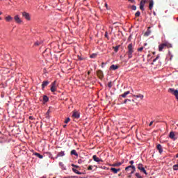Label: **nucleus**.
<instances>
[{"label": "nucleus", "instance_id": "f257e3e1", "mask_svg": "<svg viewBox=\"0 0 178 178\" xmlns=\"http://www.w3.org/2000/svg\"><path fill=\"white\" fill-rule=\"evenodd\" d=\"M127 55H128V59H131L133 58V54L134 53V47L133 43H131L127 47Z\"/></svg>", "mask_w": 178, "mask_h": 178}, {"label": "nucleus", "instance_id": "f03ea898", "mask_svg": "<svg viewBox=\"0 0 178 178\" xmlns=\"http://www.w3.org/2000/svg\"><path fill=\"white\" fill-rule=\"evenodd\" d=\"M172 48V44L165 42L160 45H159V51L160 52H162V51L163 50V48Z\"/></svg>", "mask_w": 178, "mask_h": 178}, {"label": "nucleus", "instance_id": "7ed1b4c3", "mask_svg": "<svg viewBox=\"0 0 178 178\" xmlns=\"http://www.w3.org/2000/svg\"><path fill=\"white\" fill-rule=\"evenodd\" d=\"M138 170H140V172H143V173H145V175H148V172H147V170H145V168H144V165L142 163L138 165Z\"/></svg>", "mask_w": 178, "mask_h": 178}, {"label": "nucleus", "instance_id": "20e7f679", "mask_svg": "<svg viewBox=\"0 0 178 178\" xmlns=\"http://www.w3.org/2000/svg\"><path fill=\"white\" fill-rule=\"evenodd\" d=\"M129 169H133L130 172V175H133L136 172V166L134 165H129L125 168V170H129Z\"/></svg>", "mask_w": 178, "mask_h": 178}, {"label": "nucleus", "instance_id": "39448f33", "mask_svg": "<svg viewBox=\"0 0 178 178\" xmlns=\"http://www.w3.org/2000/svg\"><path fill=\"white\" fill-rule=\"evenodd\" d=\"M22 16L23 17H24V19H26V20H31V17H30V14L29 13L26 12H23L22 13Z\"/></svg>", "mask_w": 178, "mask_h": 178}, {"label": "nucleus", "instance_id": "423d86ee", "mask_svg": "<svg viewBox=\"0 0 178 178\" xmlns=\"http://www.w3.org/2000/svg\"><path fill=\"white\" fill-rule=\"evenodd\" d=\"M72 118H74V119H79L80 118V113H79L78 111H74L72 112Z\"/></svg>", "mask_w": 178, "mask_h": 178}, {"label": "nucleus", "instance_id": "0eeeda50", "mask_svg": "<svg viewBox=\"0 0 178 178\" xmlns=\"http://www.w3.org/2000/svg\"><path fill=\"white\" fill-rule=\"evenodd\" d=\"M50 90H51V92H55V91H56V81H54L51 83V87Z\"/></svg>", "mask_w": 178, "mask_h": 178}, {"label": "nucleus", "instance_id": "6e6552de", "mask_svg": "<svg viewBox=\"0 0 178 178\" xmlns=\"http://www.w3.org/2000/svg\"><path fill=\"white\" fill-rule=\"evenodd\" d=\"M97 74L99 77V79H100V80H102L104 79V72H102V70H99L97 72Z\"/></svg>", "mask_w": 178, "mask_h": 178}, {"label": "nucleus", "instance_id": "1a4fd4ad", "mask_svg": "<svg viewBox=\"0 0 178 178\" xmlns=\"http://www.w3.org/2000/svg\"><path fill=\"white\" fill-rule=\"evenodd\" d=\"M60 156H65V151L58 152L54 159H58V158H60Z\"/></svg>", "mask_w": 178, "mask_h": 178}, {"label": "nucleus", "instance_id": "9d476101", "mask_svg": "<svg viewBox=\"0 0 178 178\" xmlns=\"http://www.w3.org/2000/svg\"><path fill=\"white\" fill-rule=\"evenodd\" d=\"M110 170H111V172H112L113 173H114V175H116V174H118V172H120V168L116 169V168H111L110 169Z\"/></svg>", "mask_w": 178, "mask_h": 178}, {"label": "nucleus", "instance_id": "9b49d317", "mask_svg": "<svg viewBox=\"0 0 178 178\" xmlns=\"http://www.w3.org/2000/svg\"><path fill=\"white\" fill-rule=\"evenodd\" d=\"M48 84H49V81H44L42 83V90H44V88H45V87H47Z\"/></svg>", "mask_w": 178, "mask_h": 178}, {"label": "nucleus", "instance_id": "f8f14e48", "mask_svg": "<svg viewBox=\"0 0 178 178\" xmlns=\"http://www.w3.org/2000/svg\"><path fill=\"white\" fill-rule=\"evenodd\" d=\"M156 148L159 152V154H162L163 152V149H162V145L161 144H158Z\"/></svg>", "mask_w": 178, "mask_h": 178}, {"label": "nucleus", "instance_id": "ddd939ff", "mask_svg": "<svg viewBox=\"0 0 178 178\" xmlns=\"http://www.w3.org/2000/svg\"><path fill=\"white\" fill-rule=\"evenodd\" d=\"M92 159L93 161H95V162H102V159H100L99 158H98L97 155H93Z\"/></svg>", "mask_w": 178, "mask_h": 178}, {"label": "nucleus", "instance_id": "4468645a", "mask_svg": "<svg viewBox=\"0 0 178 178\" xmlns=\"http://www.w3.org/2000/svg\"><path fill=\"white\" fill-rule=\"evenodd\" d=\"M118 69H119V65H112L111 67H110V70H118Z\"/></svg>", "mask_w": 178, "mask_h": 178}, {"label": "nucleus", "instance_id": "2eb2a0df", "mask_svg": "<svg viewBox=\"0 0 178 178\" xmlns=\"http://www.w3.org/2000/svg\"><path fill=\"white\" fill-rule=\"evenodd\" d=\"M169 137L171 140H176L175 132L173 131L170 132Z\"/></svg>", "mask_w": 178, "mask_h": 178}, {"label": "nucleus", "instance_id": "dca6fc26", "mask_svg": "<svg viewBox=\"0 0 178 178\" xmlns=\"http://www.w3.org/2000/svg\"><path fill=\"white\" fill-rule=\"evenodd\" d=\"M14 19L15 20L16 23H21L22 22V19H20V17H19V15H15L14 17Z\"/></svg>", "mask_w": 178, "mask_h": 178}, {"label": "nucleus", "instance_id": "f3484780", "mask_svg": "<svg viewBox=\"0 0 178 178\" xmlns=\"http://www.w3.org/2000/svg\"><path fill=\"white\" fill-rule=\"evenodd\" d=\"M151 27H148L147 28V31L145 33V35L146 36V37H148V35H151Z\"/></svg>", "mask_w": 178, "mask_h": 178}, {"label": "nucleus", "instance_id": "a211bd4d", "mask_svg": "<svg viewBox=\"0 0 178 178\" xmlns=\"http://www.w3.org/2000/svg\"><path fill=\"white\" fill-rule=\"evenodd\" d=\"M129 94H130V91H127L124 92L122 95H120V97H122V98H126V97H127Z\"/></svg>", "mask_w": 178, "mask_h": 178}, {"label": "nucleus", "instance_id": "6ab92c4d", "mask_svg": "<svg viewBox=\"0 0 178 178\" xmlns=\"http://www.w3.org/2000/svg\"><path fill=\"white\" fill-rule=\"evenodd\" d=\"M152 8H154V1H150L149 3V10H152Z\"/></svg>", "mask_w": 178, "mask_h": 178}, {"label": "nucleus", "instance_id": "aec40b11", "mask_svg": "<svg viewBox=\"0 0 178 178\" xmlns=\"http://www.w3.org/2000/svg\"><path fill=\"white\" fill-rule=\"evenodd\" d=\"M72 171L74 173H76V175H83V173L80 172V171L77 170L76 168H72Z\"/></svg>", "mask_w": 178, "mask_h": 178}, {"label": "nucleus", "instance_id": "412c9836", "mask_svg": "<svg viewBox=\"0 0 178 178\" xmlns=\"http://www.w3.org/2000/svg\"><path fill=\"white\" fill-rule=\"evenodd\" d=\"M134 97H135V98H140V99H143V98H144V95L141 94L134 95Z\"/></svg>", "mask_w": 178, "mask_h": 178}, {"label": "nucleus", "instance_id": "4be33fe9", "mask_svg": "<svg viewBox=\"0 0 178 178\" xmlns=\"http://www.w3.org/2000/svg\"><path fill=\"white\" fill-rule=\"evenodd\" d=\"M71 155H74L75 156H79V154H77V152H76V150H74V149L71 151Z\"/></svg>", "mask_w": 178, "mask_h": 178}, {"label": "nucleus", "instance_id": "5701e85b", "mask_svg": "<svg viewBox=\"0 0 178 178\" xmlns=\"http://www.w3.org/2000/svg\"><path fill=\"white\" fill-rule=\"evenodd\" d=\"M35 156H37L40 159H42V158H44V156L41 155L40 153H35Z\"/></svg>", "mask_w": 178, "mask_h": 178}, {"label": "nucleus", "instance_id": "b1692460", "mask_svg": "<svg viewBox=\"0 0 178 178\" xmlns=\"http://www.w3.org/2000/svg\"><path fill=\"white\" fill-rule=\"evenodd\" d=\"M43 101H44V102H48V101H49V98L48 97V96L44 95L43 96Z\"/></svg>", "mask_w": 178, "mask_h": 178}, {"label": "nucleus", "instance_id": "393cba45", "mask_svg": "<svg viewBox=\"0 0 178 178\" xmlns=\"http://www.w3.org/2000/svg\"><path fill=\"white\" fill-rule=\"evenodd\" d=\"M6 22H11V20H13V18L12 17H10V15H8L6 17Z\"/></svg>", "mask_w": 178, "mask_h": 178}, {"label": "nucleus", "instance_id": "a878e982", "mask_svg": "<svg viewBox=\"0 0 178 178\" xmlns=\"http://www.w3.org/2000/svg\"><path fill=\"white\" fill-rule=\"evenodd\" d=\"M122 165V163L120 162H118V163H113V164H111V166H120Z\"/></svg>", "mask_w": 178, "mask_h": 178}, {"label": "nucleus", "instance_id": "bb28decb", "mask_svg": "<svg viewBox=\"0 0 178 178\" xmlns=\"http://www.w3.org/2000/svg\"><path fill=\"white\" fill-rule=\"evenodd\" d=\"M158 59H159V55H158L155 59L153 60V62L151 63V65H154V63L156 62V60H158Z\"/></svg>", "mask_w": 178, "mask_h": 178}, {"label": "nucleus", "instance_id": "cd10ccee", "mask_svg": "<svg viewBox=\"0 0 178 178\" xmlns=\"http://www.w3.org/2000/svg\"><path fill=\"white\" fill-rule=\"evenodd\" d=\"M119 47L120 46L113 47V49H114L115 52H118V51H119Z\"/></svg>", "mask_w": 178, "mask_h": 178}, {"label": "nucleus", "instance_id": "c85d7f7f", "mask_svg": "<svg viewBox=\"0 0 178 178\" xmlns=\"http://www.w3.org/2000/svg\"><path fill=\"white\" fill-rule=\"evenodd\" d=\"M140 15H141V13L140 11H137L136 13H135V16L136 17H140Z\"/></svg>", "mask_w": 178, "mask_h": 178}, {"label": "nucleus", "instance_id": "c756f323", "mask_svg": "<svg viewBox=\"0 0 178 178\" xmlns=\"http://www.w3.org/2000/svg\"><path fill=\"white\" fill-rule=\"evenodd\" d=\"M144 6H145V5H144V4H141V3H140V10H143V11H144V10H145V9H144Z\"/></svg>", "mask_w": 178, "mask_h": 178}, {"label": "nucleus", "instance_id": "7c9ffc66", "mask_svg": "<svg viewBox=\"0 0 178 178\" xmlns=\"http://www.w3.org/2000/svg\"><path fill=\"white\" fill-rule=\"evenodd\" d=\"M172 168L174 170H178V163L177 165H174Z\"/></svg>", "mask_w": 178, "mask_h": 178}, {"label": "nucleus", "instance_id": "2f4dec72", "mask_svg": "<svg viewBox=\"0 0 178 178\" xmlns=\"http://www.w3.org/2000/svg\"><path fill=\"white\" fill-rule=\"evenodd\" d=\"M135 176H136L137 178H142L143 177L140 175V173L138 172H136L135 174Z\"/></svg>", "mask_w": 178, "mask_h": 178}, {"label": "nucleus", "instance_id": "473e14b6", "mask_svg": "<svg viewBox=\"0 0 178 178\" xmlns=\"http://www.w3.org/2000/svg\"><path fill=\"white\" fill-rule=\"evenodd\" d=\"M140 3L142 5H145V3H147V0H141Z\"/></svg>", "mask_w": 178, "mask_h": 178}, {"label": "nucleus", "instance_id": "72a5a7b5", "mask_svg": "<svg viewBox=\"0 0 178 178\" xmlns=\"http://www.w3.org/2000/svg\"><path fill=\"white\" fill-rule=\"evenodd\" d=\"M131 9L132 10H137V7L136 6H132Z\"/></svg>", "mask_w": 178, "mask_h": 178}, {"label": "nucleus", "instance_id": "f704fd0d", "mask_svg": "<svg viewBox=\"0 0 178 178\" xmlns=\"http://www.w3.org/2000/svg\"><path fill=\"white\" fill-rule=\"evenodd\" d=\"M131 100L127 99L124 101V104H127V102H131Z\"/></svg>", "mask_w": 178, "mask_h": 178}, {"label": "nucleus", "instance_id": "c9c22d12", "mask_svg": "<svg viewBox=\"0 0 178 178\" xmlns=\"http://www.w3.org/2000/svg\"><path fill=\"white\" fill-rule=\"evenodd\" d=\"M108 87L109 88H112V82H108Z\"/></svg>", "mask_w": 178, "mask_h": 178}, {"label": "nucleus", "instance_id": "e433bc0d", "mask_svg": "<svg viewBox=\"0 0 178 178\" xmlns=\"http://www.w3.org/2000/svg\"><path fill=\"white\" fill-rule=\"evenodd\" d=\"M69 122H70V118H67L65 121V123H69Z\"/></svg>", "mask_w": 178, "mask_h": 178}, {"label": "nucleus", "instance_id": "4c0bfd02", "mask_svg": "<svg viewBox=\"0 0 178 178\" xmlns=\"http://www.w3.org/2000/svg\"><path fill=\"white\" fill-rule=\"evenodd\" d=\"M143 49H144V47H140L138 49V52H141L143 51Z\"/></svg>", "mask_w": 178, "mask_h": 178}, {"label": "nucleus", "instance_id": "58836bf2", "mask_svg": "<svg viewBox=\"0 0 178 178\" xmlns=\"http://www.w3.org/2000/svg\"><path fill=\"white\" fill-rule=\"evenodd\" d=\"M41 44V42H36L35 43V47H38V45H40Z\"/></svg>", "mask_w": 178, "mask_h": 178}, {"label": "nucleus", "instance_id": "ea45409f", "mask_svg": "<svg viewBox=\"0 0 178 178\" xmlns=\"http://www.w3.org/2000/svg\"><path fill=\"white\" fill-rule=\"evenodd\" d=\"M79 60H84V58H81V56H78Z\"/></svg>", "mask_w": 178, "mask_h": 178}, {"label": "nucleus", "instance_id": "a19ab883", "mask_svg": "<svg viewBox=\"0 0 178 178\" xmlns=\"http://www.w3.org/2000/svg\"><path fill=\"white\" fill-rule=\"evenodd\" d=\"M88 170H92V165H89L88 168Z\"/></svg>", "mask_w": 178, "mask_h": 178}, {"label": "nucleus", "instance_id": "79ce46f5", "mask_svg": "<svg viewBox=\"0 0 178 178\" xmlns=\"http://www.w3.org/2000/svg\"><path fill=\"white\" fill-rule=\"evenodd\" d=\"M97 56V54H92L90 55V58H95Z\"/></svg>", "mask_w": 178, "mask_h": 178}, {"label": "nucleus", "instance_id": "37998d69", "mask_svg": "<svg viewBox=\"0 0 178 178\" xmlns=\"http://www.w3.org/2000/svg\"><path fill=\"white\" fill-rule=\"evenodd\" d=\"M170 55V60H172V58H173V55H171L170 53H169Z\"/></svg>", "mask_w": 178, "mask_h": 178}, {"label": "nucleus", "instance_id": "c03bdc74", "mask_svg": "<svg viewBox=\"0 0 178 178\" xmlns=\"http://www.w3.org/2000/svg\"><path fill=\"white\" fill-rule=\"evenodd\" d=\"M49 113H51V110H48L47 112L46 113V115L48 116V115H49Z\"/></svg>", "mask_w": 178, "mask_h": 178}, {"label": "nucleus", "instance_id": "a18cd8bd", "mask_svg": "<svg viewBox=\"0 0 178 178\" xmlns=\"http://www.w3.org/2000/svg\"><path fill=\"white\" fill-rule=\"evenodd\" d=\"M129 163L131 165V166H134L133 164L134 163V161H129Z\"/></svg>", "mask_w": 178, "mask_h": 178}, {"label": "nucleus", "instance_id": "49530a36", "mask_svg": "<svg viewBox=\"0 0 178 178\" xmlns=\"http://www.w3.org/2000/svg\"><path fill=\"white\" fill-rule=\"evenodd\" d=\"M72 166L73 168H79V165H74V164H72Z\"/></svg>", "mask_w": 178, "mask_h": 178}, {"label": "nucleus", "instance_id": "de8ad7c7", "mask_svg": "<svg viewBox=\"0 0 178 178\" xmlns=\"http://www.w3.org/2000/svg\"><path fill=\"white\" fill-rule=\"evenodd\" d=\"M152 124H154V121H152V122L149 124V126L151 127V126H152Z\"/></svg>", "mask_w": 178, "mask_h": 178}, {"label": "nucleus", "instance_id": "09e8293b", "mask_svg": "<svg viewBox=\"0 0 178 178\" xmlns=\"http://www.w3.org/2000/svg\"><path fill=\"white\" fill-rule=\"evenodd\" d=\"M129 2H131V3H134L135 1L134 0H128Z\"/></svg>", "mask_w": 178, "mask_h": 178}, {"label": "nucleus", "instance_id": "8fccbe9b", "mask_svg": "<svg viewBox=\"0 0 178 178\" xmlns=\"http://www.w3.org/2000/svg\"><path fill=\"white\" fill-rule=\"evenodd\" d=\"M105 7L106 8V9L108 10V9H109V8L108 7V3H105Z\"/></svg>", "mask_w": 178, "mask_h": 178}, {"label": "nucleus", "instance_id": "3c124183", "mask_svg": "<svg viewBox=\"0 0 178 178\" xmlns=\"http://www.w3.org/2000/svg\"><path fill=\"white\" fill-rule=\"evenodd\" d=\"M105 37H106V38H108V32H106V33H105Z\"/></svg>", "mask_w": 178, "mask_h": 178}, {"label": "nucleus", "instance_id": "603ef678", "mask_svg": "<svg viewBox=\"0 0 178 178\" xmlns=\"http://www.w3.org/2000/svg\"><path fill=\"white\" fill-rule=\"evenodd\" d=\"M29 119H30V120H33V116H30Z\"/></svg>", "mask_w": 178, "mask_h": 178}, {"label": "nucleus", "instance_id": "864d4df0", "mask_svg": "<svg viewBox=\"0 0 178 178\" xmlns=\"http://www.w3.org/2000/svg\"><path fill=\"white\" fill-rule=\"evenodd\" d=\"M104 65H105V63H102V67H104Z\"/></svg>", "mask_w": 178, "mask_h": 178}, {"label": "nucleus", "instance_id": "5fc2aeb1", "mask_svg": "<svg viewBox=\"0 0 178 178\" xmlns=\"http://www.w3.org/2000/svg\"><path fill=\"white\" fill-rule=\"evenodd\" d=\"M91 72L90 71H88V74H90Z\"/></svg>", "mask_w": 178, "mask_h": 178}, {"label": "nucleus", "instance_id": "6e6d98bb", "mask_svg": "<svg viewBox=\"0 0 178 178\" xmlns=\"http://www.w3.org/2000/svg\"><path fill=\"white\" fill-rule=\"evenodd\" d=\"M128 177H129V178L131 177V175H129Z\"/></svg>", "mask_w": 178, "mask_h": 178}, {"label": "nucleus", "instance_id": "4d7b16f0", "mask_svg": "<svg viewBox=\"0 0 178 178\" xmlns=\"http://www.w3.org/2000/svg\"><path fill=\"white\" fill-rule=\"evenodd\" d=\"M120 58H123V56H120Z\"/></svg>", "mask_w": 178, "mask_h": 178}, {"label": "nucleus", "instance_id": "13d9d810", "mask_svg": "<svg viewBox=\"0 0 178 178\" xmlns=\"http://www.w3.org/2000/svg\"><path fill=\"white\" fill-rule=\"evenodd\" d=\"M63 127H64V128L66 127V125H63Z\"/></svg>", "mask_w": 178, "mask_h": 178}, {"label": "nucleus", "instance_id": "bf43d9fd", "mask_svg": "<svg viewBox=\"0 0 178 178\" xmlns=\"http://www.w3.org/2000/svg\"><path fill=\"white\" fill-rule=\"evenodd\" d=\"M0 15H2V12H0Z\"/></svg>", "mask_w": 178, "mask_h": 178}, {"label": "nucleus", "instance_id": "052dcab7", "mask_svg": "<svg viewBox=\"0 0 178 178\" xmlns=\"http://www.w3.org/2000/svg\"><path fill=\"white\" fill-rule=\"evenodd\" d=\"M153 55H155V52H153Z\"/></svg>", "mask_w": 178, "mask_h": 178}, {"label": "nucleus", "instance_id": "680f3d73", "mask_svg": "<svg viewBox=\"0 0 178 178\" xmlns=\"http://www.w3.org/2000/svg\"><path fill=\"white\" fill-rule=\"evenodd\" d=\"M0 20H1V17H0Z\"/></svg>", "mask_w": 178, "mask_h": 178}]
</instances>
